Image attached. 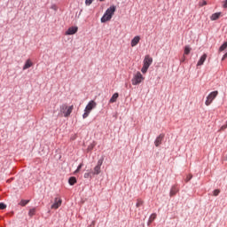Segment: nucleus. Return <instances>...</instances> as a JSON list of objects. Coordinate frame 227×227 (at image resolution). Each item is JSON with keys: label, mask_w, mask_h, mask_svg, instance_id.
<instances>
[{"label": "nucleus", "mask_w": 227, "mask_h": 227, "mask_svg": "<svg viewBox=\"0 0 227 227\" xmlns=\"http://www.w3.org/2000/svg\"><path fill=\"white\" fill-rule=\"evenodd\" d=\"M114 12H116V7L114 5L110 6L101 18V22H107L113 19V16L114 15Z\"/></svg>", "instance_id": "f257e3e1"}, {"label": "nucleus", "mask_w": 227, "mask_h": 227, "mask_svg": "<svg viewBox=\"0 0 227 227\" xmlns=\"http://www.w3.org/2000/svg\"><path fill=\"white\" fill-rule=\"evenodd\" d=\"M153 63V58L150 57V55H146L143 61V67L141 68L142 74H146L150 66Z\"/></svg>", "instance_id": "f03ea898"}, {"label": "nucleus", "mask_w": 227, "mask_h": 227, "mask_svg": "<svg viewBox=\"0 0 227 227\" xmlns=\"http://www.w3.org/2000/svg\"><path fill=\"white\" fill-rule=\"evenodd\" d=\"M60 114H62L65 118H68L70 114H72V111H74V105L68 106L67 104H63L59 106Z\"/></svg>", "instance_id": "7ed1b4c3"}, {"label": "nucleus", "mask_w": 227, "mask_h": 227, "mask_svg": "<svg viewBox=\"0 0 227 227\" xmlns=\"http://www.w3.org/2000/svg\"><path fill=\"white\" fill-rule=\"evenodd\" d=\"M145 81V76L141 74V72L137 71L134 75L133 78L131 79V84L133 86H137L141 84Z\"/></svg>", "instance_id": "20e7f679"}, {"label": "nucleus", "mask_w": 227, "mask_h": 227, "mask_svg": "<svg viewBox=\"0 0 227 227\" xmlns=\"http://www.w3.org/2000/svg\"><path fill=\"white\" fill-rule=\"evenodd\" d=\"M218 95H219V91H217V90H215V91H212L211 93H209L205 101V105L210 106V104H212V102H214V100H215V98Z\"/></svg>", "instance_id": "39448f33"}, {"label": "nucleus", "mask_w": 227, "mask_h": 227, "mask_svg": "<svg viewBox=\"0 0 227 227\" xmlns=\"http://www.w3.org/2000/svg\"><path fill=\"white\" fill-rule=\"evenodd\" d=\"M63 203V200L59 197H56L54 199V203L51 205V209L58 210L59 207H61V204Z\"/></svg>", "instance_id": "423d86ee"}, {"label": "nucleus", "mask_w": 227, "mask_h": 227, "mask_svg": "<svg viewBox=\"0 0 227 227\" xmlns=\"http://www.w3.org/2000/svg\"><path fill=\"white\" fill-rule=\"evenodd\" d=\"M102 164H104V159L98 160L97 165L94 168L93 175H100V168H102Z\"/></svg>", "instance_id": "0eeeda50"}, {"label": "nucleus", "mask_w": 227, "mask_h": 227, "mask_svg": "<svg viewBox=\"0 0 227 227\" xmlns=\"http://www.w3.org/2000/svg\"><path fill=\"white\" fill-rule=\"evenodd\" d=\"M95 107H97V102H95L94 100H90L86 106L84 111H88L89 113H91V111H93Z\"/></svg>", "instance_id": "6e6552de"}, {"label": "nucleus", "mask_w": 227, "mask_h": 227, "mask_svg": "<svg viewBox=\"0 0 227 227\" xmlns=\"http://www.w3.org/2000/svg\"><path fill=\"white\" fill-rule=\"evenodd\" d=\"M78 30H79V27H70L66 32V35H75V33H77Z\"/></svg>", "instance_id": "1a4fd4ad"}, {"label": "nucleus", "mask_w": 227, "mask_h": 227, "mask_svg": "<svg viewBox=\"0 0 227 227\" xmlns=\"http://www.w3.org/2000/svg\"><path fill=\"white\" fill-rule=\"evenodd\" d=\"M164 139V134H160L159 137H156L154 141L155 146H160L162 145V140Z\"/></svg>", "instance_id": "9d476101"}, {"label": "nucleus", "mask_w": 227, "mask_h": 227, "mask_svg": "<svg viewBox=\"0 0 227 227\" xmlns=\"http://www.w3.org/2000/svg\"><path fill=\"white\" fill-rule=\"evenodd\" d=\"M141 40V37L139 35H136L132 40H131V47H136L137 43H139Z\"/></svg>", "instance_id": "9b49d317"}, {"label": "nucleus", "mask_w": 227, "mask_h": 227, "mask_svg": "<svg viewBox=\"0 0 227 227\" xmlns=\"http://www.w3.org/2000/svg\"><path fill=\"white\" fill-rule=\"evenodd\" d=\"M207 61V53H204L197 63V67H201Z\"/></svg>", "instance_id": "f8f14e48"}, {"label": "nucleus", "mask_w": 227, "mask_h": 227, "mask_svg": "<svg viewBox=\"0 0 227 227\" xmlns=\"http://www.w3.org/2000/svg\"><path fill=\"white\" fill-rule=\"evenodd\" d=\"M118 97H120V95L118 94V92H115L112 98L109 100L110 104H114V102H116V100H118Z\"/></svg>", "instance_id": "ddd939ff"}, {"label": "nucleus", "mask_w": 227, "mask_h": 227, "mask_svg": "<svg viewBox=\"0 0 227 227\" xmlns=\"http://www.w3.org/2000/svg\"><path fill=\"white\" fill-rule=\"evenodd\" d=\"M32 66L33 62L31 61V59H27L23 67V70H27V68H31Z\"/></svg>", "instance_id": "4468645a"}, {"label": "nucleus", "mask_w": 227, "mask_h": 227, "mask_svg": "<svg viewBox=\"0 0 227 227\" xmlns=\"http://www.w3.org/2000/svg\"><path fill=\"white\" fill-rule=\"evenodd\" d=\"M176 192H178V187L176 186H172L171 190H170V196H176Z\"/></svg>", "instance_id": "2eb2a0df"}, {"label": "nucleus", "mask_w": 227, "mask_h": 227, "mask_svg": "<svg viewBox=\"0 0 227 227\" xmlns=\"http://www.w3.org/2000/svg\"><path fill=\"white\" fill-rule=\"evenodd\" d=\"M221 17V12H215L211 15L210 20H217Z\"/></svg>", "instance_id": "dca6fc26"}, {"label": "nucleus", "mask_w": 227, "mask_h": 227, "mask_svg": "<svg viewBox=\"0 0 227 227\" xmlns=\"http://www.w3.org/2000/svg\"><path fill=\"white\" fill-rule=\"evenodd\" d=\"M69 185H75L77 184V179L74 176H72L68 180Z\"/></svg>", "instance_id": "f3484780"}, {"label": "nucleus", "mask_w": 227, "mask_h": 227, "mask_svg": "<svg viewBox=\"0 0 227 227\" xmlns=\"http://www.w3.org/2000/svg\"><path fill=\"white\" fill-rule=\"evenodd\" d=\"M157 218V215L156 214H152L149 221H148V224H152V223H153V221H155V219Z\"/></svg>", "instance_id": "a211bd4d"}, {"label": "nucleus", "mask_w": 227, "mask_h": 227, "mask_svg": "<svg viewBox=\"0 0 227 227\" xmlns=\"http://www.w3.org/2000/svg\"><path fill=\"white\" fill-rule=\"evenodd\" d=\"M95 146H97V144L95 142H93L92 144H90L87 148V152H91V150H93V148H95Z\"/></svg>", "instance_id": "6ab92c4d"}, {"label": "nucleus", "mask_w": 227, "mask_h": 227, "mask_svg": "<svg viewBox=\"0 0 227 227\" xmlns=\"http://www.w3.org/2000/svg\"><path fill=\"white\" fill-rule=\"evenodd\" d=\"M35 214H36V208H35V207L30 209L28 212L29 217H33V215H35Z\"/></svg>", "instance_id": "aec40b11"}, {"label": "nucleus", "mask_w": 227, "mask_h": 227, "mask_svg": "<svg viewBox=\"0 0 227 227\" xmlns=\"http://www.w3.org/2000/svg\"><path fill=\"white\" fill-rule=\"evenodd\" d=\"M227 48V42H225L223 44H222L219 48V51L223 52V51H226Z\"/></svg>", "instance_id": "412c9836"}, {"label": "nucleus", "mask_w": 227, "mask_h": 227, "mask_svg": "<svg viewBox=\"0 0 227 227\" xmlns=\"http://www.w3.org/2000/svg\"><path fill=\"white\" fill-rule=\"evenodd\" d=\"M143 200H141V199H138L136 204L137 208H139V207H143Z\"/></svg>", "instance_id": "4be33fe9"}, {"label": "nucleus", "mask_w": 227, "mask_h": 227, "mask_svg": "<svg viewBox=\"0 0 227 227\" xmlns=\"http://www.w3.org/2000/svg\"><path fill=\"white\" fill-rule=\"evenodd\" d=\"M191 53V47L190 46H185L184 47V54L187 56Z\"/></svg>", "instance_id": "5701e85b"}, {"label": "nucleus", "mask_w": 227, "mask_h": 227, "mask_svg": "<svg viewBox=\"0 0 227 227\" xmlns=\"http://www.w3.org/2000/svg\"><path fill=\"white\" fill-rule=\"evenodd\" d=\"M29 203V200H21L20 202V205L21 206V207H26V205L27 204H28Z\"/></svg>", "instance_id": "b1692460"}, {"label": "nucleus", "mask_w": 227, "mask_h": 227, "mask_svg": "<svg viewBox=\"0 0 227 227\" xmlns=\"http://www.w3.org/2000/svg\"><path fill=\"white\" fill-rule=\"evenodd\" d=\"M90 113L88 111H84V114H82V119L85 120V118H88V116H90Z\"/></svg>", "instance_id": "393cba45"}, {"label": "nucleus", "mask_w": 227, "mask_h": 227, "mask_svg": "<svg viewBox=\"0 0 227 227\" xmlns=\"http://www.w3.org/2000/svg\"><path fill=\"white\" fill-rule=\"evenodd\" d=\"M83 176L84 178H91V172L85 173Z\"/></svg>", "instance_id": "a878e982"}, {"label": "nucleus", "mask_w": 227, "mask_h": 227, "mask_svg": "<svg viewBox=\"0 0 227 227\" xmlns=\"http://www.w3.org/2000/svg\"><path fill=\"white\" fill-rule=\"evenodd\" d=\"M4 208H6V204L0 203V210H4Z\"/></svg>", "instance_id": "bb28decb"}, {"label": "nucleus", "mask_w": 227, "mask_h": 227, "mask_svg": "<svg viewBox=\"0 0 227 227\" xmlns=\"http://www.w3.org/2000/svg\"><path fill=\"white\" fill-rule=\"evenodd\" d=\"M91 3H93V0H85L86 6H90V4H91Z\"/></svg>", "instance_id": "cd10ccee"}, {"label": "nucleus", "mask_w": 227, "mask_h": 227, "mask_svg": "<svg viewBox=\"0 0 227 227\" xmlns=\"http://www.w3.org/2000/svg\"><path fill=\"white\" fill-rule=\"evenodd\" d=\"M192 179V175H188L187 176V177H186V179H185V182H189V181H191Z\"/></svg>", "instance_id": "c85d7f7f"}, {"label": "nucleus", "mask_w": 227, "mask_h": 227, "mask_svg": "<svg viewBox=\"0 0 227 227\" xmlns=\"http://www.w3.org/2000/svg\"><path fill=\"white\" fill-rule=\"evenodd\" d=\"M82 168V163H81L78 167L77 169L75 170V173H79L81 171V168Z\"/></svg>", "instance_id": "c756f323"}, {"label": "nucleus", "mask_w": 227, "mask_h": 227, "mask_svg": "<svg viewBox=\"0 0 227 227\" xmlns=\"http://www.w3.org/2000/svg\"><path fill=\"white\" fill-rule=\"evenodd\" d=\"M221 192V191H219V190H215L214 191V192H213V194H214V196H219V193Z\"/></svg>", "instance_id": "7c9ffc66"}, {"label": "nucleus", "mask_w": 227, "mask_h": 227, "mask_svg": "<svg viewBox=\"0 0 227 227\" xmlns=\"http://www.w3.org/2000/svg\"><path fill=\"white\" fill-rule=\"evenodd\" d=\"M200 6H207V1L203 0L202 3H200Z\"/></svg>", "instance_id": "2f4dec72"}, {"label": "nucleus", "mask_w": 227, "mask_h": 227, "mask_svg": "<svg viewBox=\"0 0 227 227\" xmlns=\"http://www.w3.org/2000/svg\"><path fill=\"white\" fill-rule=\"evenodd\" d=\"M225 129H227V124L223 125L220 129V130H225Z\"/></svg>", "instance_id": "473e14b6"}, {"label": "nucleus", "mask_w": 227, "mask_h": 227, "mask_svg": "<svg viewBox=\"0 0 227 227\" xmlns=\"http://www.w3.org/2000/svg\"><path fill=\"white\" fill-rule=\"evenodd\" d=\"M223 8H227V0L223 2Z\"/></svg>", "instance_id": "72a5a7b5"}, {"label": "nucleus", "mask_w": 227, "mask_h": 227, "mask_svg": "<svg viewBox=\"0 0 227 227\" xmlns=\"http://www.w3.org/2000/svg\"><path fill=\"white\" fill-rule=\"evenodd\" d=\"M226 58H227V56H226V54H224V55L223 56V58H222V61H224V60L226 59Z\"/></svg>", "instance_id": "f704fd0d"}, {"label": "nucleus", "mask_w": 227, "mask_h": 227, "mask_svg": "<svg viewBox=\"0 0 227 227\" xmlns=\"http://www.w3.org/2000/svg\"><path fill=\"white\" fill-rule=\"evenodd\" d=\"M95 223H96L95 221H92V223H91V224H90V227H91V226H95Z\"/></svg>", "instance_id": "c9c22d12"}, {"label": "nucleus", "mask_w": 227, "mask_h": 227, "mask_svg": "<svg viewBox=\"0 0 227 227\" xmlns=\"http://www.w3.org/2000/svg\"><path fill=\"white\" fill-rule=\"evenodd\" d=\"M100 2H103V1H105V0H99Z\"/></svg>", "instance_id": "e433bc0d"}, {"label": "nucleus", "mask_w": 227, "mask_h": 227, "mask_svg": "<svg viewBox=\"0 0 227 227\" xmlns=\"http://www.w3.org/2000/svg\"><path fill=\"white\" fill-rule=\"evenodd\" d=\"M51 8H53V9H54V8H55V6H52Z\"/></svg>", "instance_id": "4c0bfd02"}, {"label": "nucleus", "mask_w": 227, "mask_h": 227, "mask_svg": "<svg viewBox=\"0 0 227 227\" xmlns=\"http://www.w3.org/2000/svg\"><path fill=\"white\" fill-rule=\"evenodd\" d=\"M51 8H53V9H54V8H55V6H52Z\"/></svg>", "instance_id": "58836bf2"}, {"label": "nucleus", "mask_w": 227, "mask_h": 227, "mask_svg": "<svg viewBox=\"0 0 227 227\" xmlns=\"http://www.w3.org/2000/svg\"><path fill=\"white\" fill-rule=\"evenodd\" d=\"M225 56H227V52L225 53Z\"/></svg>", "instance_id": "ea45409f"}]
</instances>
